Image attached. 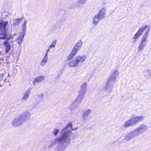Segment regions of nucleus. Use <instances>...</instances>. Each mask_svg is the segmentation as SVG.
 <instances>
[{"instance_id": "7ed1b4c3", "label": "nucleus", "mask_w": 151, "mask_h": 151, "mask_svg": "<svg viewBox=\"0 0 151 151\" xmlns=\"http://www.w3.org/2000/svg\"><path fill=\"white\" fill-rule=\"evenodd\" d=\"M8 25L7 21H2L0 22V39H4L6 37V27Z\"/></svg>"}, {"instance_id": "c85d7f7f", "label": "nucleus", "mask_w": 151, "mask_h": 151, "mask_svg": "<svg viewBox=\"0 0 151 151\" xmlns=\"http://www.w3.org/2000/svg\"><path fill=\"white\" fill-rule=\"evenodd\" d=\"M145 72L147 73V76L149 78H151V70L150 69H147L145 71Z\"/></svg>"}, {"instance_id": "473e14b6", "label": "nucleus", "mask_w": 151, "mask_h": 151, "mask_svg": "<svg viewBox=\"0 0 151 151\" xmlns=\"http://www.w3.org/2000/svg\"><path fill=\"white\" fill-rule=\"evenodd\" d=\"M86 0H79V2L80 4H84Z\"/></svg>"}, {"instance_id": "a211bd4d", "label": "nucleus", "mask_w": 151, "mask_h": 151, "mask_svg": "<svg viewBox=\"0 0 151 151\" xmlns=\"http://www.w3.org/2000/svg\"><path fill=\"white\" fill-rule=\"evenodd\" d=\"M69 66L71 68H76L77 67L78 64L76 61L74 60L70 61L68 63Z\"/></svg>"}, {"instance_id": "7c9ffc66", "label": "nucleus", "mask_w": 151, "mask_h": 151, "mask_svg": "<svg viewBox=\"0 0 151 151\" xmlns=\"http://www.w3.org/2000/svg\"><path fill=\"white\" fill-rule=\"evenodd\" d=\"M112 76L115 77L119 75V73L116 71H114L112 74Z\"/></svg>"}, {"instance_id": "412c9836", "label": "nucleus", "mask_w": 151, "mask_h": 151, "mask_svg": "<svg viewBox=\"0 0 151 151\" xmlns=\"http://www.w3.org/2000/svg\"><path fill=\"white\" fill-rule=\"evenodd\" d=\"M101 19H101L98 16L96 15L93 18L92 22L93 24L94 25H97L100 20Z\"/></svg>"}, {"instance_id": "39448f33", "label": "nucleus", "mask_w": 151, "mask_h": 151, "mask_svg": "<svg viewBox=\"0 0 151 151\" xmlns=\"http://www.w3.org/2000/svg\"><path fill=\"white\" fill-rule=\"evenodd\" d=\"M23 123L19 114L15 116L11 122L12 125L14 127H20Z\"/></svg>"}, {"instance_id": "9d476101", "label": "nucleus", "mask_w": 151, "mask_h": 151, "mask_svg": "<svg viewBox=\"0 0 151 151\" xmlns=\"http://www.w3.org/2000/svg\"><path fill=\"white\" fill-rule=\"evenodd\" d=\"M82 45V42L81 40L78 41L74 45L72 50V51L77 54V52L79 51Z\"/></svg>"}, {"instance_id": "aec40b11", "label": "nucleus", "mask_w": 151, "mask_h": 151, "mask_svg": "<svg viewBox=\"0 0 151 151\" xmlns=\"http://www.w3.org/2000/svg\"><path fill=\"white\" fill-rule=\"evenodd\" d=\"M24 36V35L21 34H19V36L16 40L18 44L20 45L22 43Z\"/></svg>"}, {"instance_id": "393cba45", "label": "nucleus", "mask_w": 151, "mask_h": 151, "mask_svg": "<svg viewBox=\"0 0 151 151\" xmlns=\"http://www.w3.org/2000/svg\"><path fill=\"white\" fill-rule=\"evenodd\" d=\"M132 126L129 119L126 121L123 124V126L125 127H128Z\"/></svg>"}, {"instance_id": "f3484780", "label": "nucleus", "mask_w": 151, "mask_h": 151, "mask_svg": "<svg viewBox=\"0 0 151 151\" xmlns=\"http://www.w3.org/2000/svg\"><path fill=\"white\" fill-rule=\"evenodd\" d=\"M49 49L47 51L46 54L45 55L44 58L42 60L40 63L41 65L42 66H44L46 64V63L48 61V57H47V52L49 51Z\"/></svg>"}, {"instance_id": "6e6552de", "label": "nucleus", "mask_w": 151, "mask_h": 151, "mask_svg": "<svg viewBox=\"0 0 151 151\" xmlns=\"http://www.w3.org/2000/svg\"><path fill=\"white\" fill-rule=\"evenodd\" d=\"M148 127L146 125L142 124L135 129L138 135H139V134H141L146 131Z\"/></svg>"}, {"instance_id": "cd10ccee", "label": "nucleus", "mask_w": 151, "mask_h": 151, "mask_svg": "<svg viewBox=\"0 0 151 151\" xmlns=\"http://www.w3.org/2000/svg\"><path fill=\"white\" fill-rule=\"evenodd\" d=\"M59 132V130L58 128H55L54 129L52 133L55 136H57Z\"/></svg>"}, {"instance_id": "b1692460", "label": "nucleus", "mask_w": 151, "mask_h": 151, "mask_svg": "<svg viewBox=\"0 0 151 151\" xmlns=\"http://www.w3.org/2000/svg\"><path fill=\"white\" fill-rule=\"evenodd\" d=\"M76 54L72 50L70 54L68 56V60H72L74 56Z\"/></svg>"}, {"instance_id": "2f4dec72", "label": "nucleus", "mask_w": 151, "mask_h": 151, "mask_svg": "<svg viewBox=\"0 0 151 151\" xmlns=\"http://www.w3.org/2000/svg\"><path fill=\"white\" fill-rule=\"evenodd\" d=\"M43 95L42 93H40L37 96L38 98L41 99H43Z\"/></svg>"}, {"instance_id": "1a4fd4ad", "label": "nucleus", "mask_w": 151, "mask_h": 151, "mask_svg": "<svg viewBox=\"0 0 151 151\" xmlns=\"http://www.w3.org/2000/svg\"><path fill=\"white\" fill-rule=\"evenodd\" d=\"M23 121L24 122L27 119H29L30 117V114L29 112L26 111L19 114Z\"/></svg>"}, {"instance_id": "bb28decb", "label": "nucleus", "mask_w": 151, "mask_h": 151, "mask_svg": "<svg viewBox=\"0 0 151 151\" xmlns=\"http://www.w3.org/2000/svg\"><path fill=\"white\" fill-rule=\"evenodd\" d=\"M13 21L14 24V25H17L21 22L22 19H14Z\"/></svg>"}, {"instance_id": "4be33fe9", "label": "nucleus", "mask_w": 151, "mask_h": 151, "mask_svg": "<svg viewBox=\"0 0 151 151\" xmlns=\"http://www.w3.org/2000/svg\"><path fill=\"white\" fill-rule=\"evenodd\" d=\"M147 27V26L146 25L141 27L137 32V33L139 35H140L142 32L145 30V29Z\"/></svg>"}, {"instance_id": "f257e3e1", "label": "nucleus", "mask_w": 151, "mask_h": 151, "mask_svg": "<svg viewBox=\"0 0 151 151\" xmlns=\"http://www.w3.org/2000/svg\"><path fill=\"white\" fill-rule=\"evenodd\" d=\"M72 126L71 123H68L67 126L62 130L60 137L52 140L50 146L59 143L60 145L57 147L56 151H63L70 142L69 136L71 134L70 129L71 128Z\"/></svg>"}, {"instance_id": "5701e85b", "label": "nucleus", "mask_w": 151, "mask_h": 151, "mask_svg": "<svg viewBox=\"0 0 151 151\" xmlns=\"http://www.w3.org/2000/svg\"><path fill=\"white\" fill-rule=\"evenodd\" d=\"M29 95V91H26L23 97L22 100H27L28 98Z\"/></svg>"}, {"instance_id": "f03ea898", "label": "nucleus", "mask_w": 151, "mask_h": 151, "mask_svg": "<svg viewBox=\"0 0 151 151\" xmlns=\"http://www.w3.org/2000/svg\"><path fill=\"white\" fill-rule=\"evenodd\" d=\"M149 28H148L146 30L145 35H144L141 38V40L138 47V50L139 51L142 50L144 47L147 45V38L148 37V34L149 33Z\"/></svg>"}, {"instance_id": "dca6fc26", "label": "nucleus", "mask_w": 151, "mask_h": 151, "mask_svg": "<svg viewBox=\"0 0 151 151\" xmlns=\"http://www.w3.org/2000/svg\"><path fill=\"white\" fill-rule=\"evenodd\" d=\"M45 78V77L43 76H39L36 78L33 81V84L34 85H35L36 82L40 83L43 81Z\"/></svg>"}, {"instance_id": "423d86ee", "label": "nucleus", "mask_w": 151, "mask_h": 151, "mask_svg": "<svg viewBox=\"0 0 151 151\" xmlns=\"http://www.w3.org/2000/svg\"><path fill=\"white\" fill-rule=\"evenodd\" d=\"M135 129L127 134L124 137V139L126 140L129 141L133 138L138 136Z\"/></svg>"}, {"instance_id": "0eeeda50", "label": "nucleus", "mask_w": 151, "mask_h": 151, "mask_svg": "<svg viewBox=\"0 0 151 151\" xmlns=\"http://www.w3.org/2000/svg\"><path fill=\"white\" fill-rule=\"evenodd\" d=\"M144 119V117L143 116H136L131 118L130 119L132 125H135L136 124Z\"/></svg>"}, {"instance_id": "6ab92c4d", "label": "nucleus", "mask_w": 151, "mask_h": 151, "mask_svg": "<svg viewBox=\"0 0 151 151\" xmlns=\"http://www.w3.org/2000/svg\"><path fill=\"white\" fill-rule=\"evenodd\" d=\"M5 49V52L6 53H8L11 49V46L9 42H5L3 43Z\"/></svg>"}, {"instance_id": "4468645a", "label": "nucleus", "mask_w": 151, "mask_h": 151, "mask_svg": "<svg viewBox=\"0 0 151 151\" xmlns=\"http://www.w3.org/2000/svg\"><path fill=\"white\" fill-rule=\"evenodd\" d=\"M105 13V9L104 8H102L100 10L99 13L96 15L98 16L100 18L102 19L104 17V15Z\"/></svg>"}, {"instance_id": "2eb2a0df", "label": "nucleus", "mask_w": 151, "mask_h": 151, "mask_svg": "<svg viewBox=\"0 0 151 151\" xmlns=\"http://www.w3.org/2000/svg\"><path fill=\"white\" fill-rule=\"evenodd\" d=\"M27 22V20H24L22 24L21 32H20V34L25 35V33L26 31V24Z\"/></svg>"}, {"instance_id": "c756f323", "label": "nucleus", "mask_w": 151, "mask_h": 151, "mask_svg": "<svg viewBox=\"0 0 151 151\" xmlns=\"http://www.w3.org/2000/svg\"><path fill=\"white\" fill-rule=\"evenodd\" d=\"M140 35H139L137 33H136L133 36L132 39L135 42L136 41V40L139 37Z\"/></svg>"}, {"instance_id": "ddd939ff", "label": "nucleus", "mask_w": 151, "mask_h": 151, "mask_svg": "<svg viewBox=\"0 0 151 151\" xmlns=\"http://www.w3.org/2000/svg\"><path fill=\"white\" fill-rule=\"evenodd\" d=\"M91 110L89 109H87L83 111V119L85 120H88V115L91 113Z\"/></svg>"}, {"instance_id": "a878e982", "label": "nucleus", "mask_w": 151, "mask_h": 151, "mask_svg": "<svg viewBox=\"0 0 151 151\" xmlns=\"http://www.w3.org/2000/svg\"><path fill=\"white\" fill-rule=\"evenodd\" d=\"M57 40H53L51 44L49 46V49L53 47H55V45L56 44Z\"/></svg>"}, {"instance_id": "9b49d317", "label": "nucleus", "mask_w": 151, "mask_h": 151, "mask_svg": "<svg viewBox=\"0 0 151 151\" xmlns=\"http://www.w3.org/2000/svg\"><path fill=\"white\" fill-rule=\"evenodd\" d=\"M81 101H79V99H77V97L76 99L70 105L69 107L70 109L71 110H72L76 109Z\"/></svg>"}, {"instance_id": "20e7f679", "label": "nucleus", "mask_w": 151, "mask_h": 151, "mask_svg": "<svg viewBox=\"0 0 151 151\" xmlns=\"http://www.w3.org/2000/svg\"><path fill=\"white\" fill-rule=\"evenodd\" d=\"M87 86V83L86 82H83L81 85L79 94L77 97V99L79 101H81L83 98V96L86 93Z\"/></svg>"}, {"instance_id": "f8f14e48", "label": "nucleus", "mask_w": 151, "mask_h": 151, "mask_svg": "<svg viewBox=\"0 0 151 151\" xmlns=\"http://www.w3.org/2000/svg\"><path fill=\"white\" fill-rule=\"evenodd\" d=\"M86 56L85 55H78L75 58L74 60L79 64L80 62L82 63L84 62L86 60Z\"/></svg>"}]
</instances>
